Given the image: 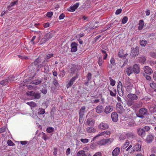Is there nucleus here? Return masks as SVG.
Masks as SVG:
<instances>
[{"mask_svg": "<svg viewBox=\"0 0 156 156\" xmlns=\"http://www.w3.org/2000/svg\"><path fill=\"white\" fill-rule=\"evenodd\" d=\"M41 60L39 58H37L35 60L33 63H32L29 66L30 69L33 68V65L36 66V72H38L40 70V69L42 67L43 65L41 64Z\"/></svg>", "mask_w": 156, "mask_h": 156, "instance_id": "1", "label": "nucleus"}, {"mask_svg": "<svg viewBox=\"0 0 156 156\" xmlns=\"http://www.w3.org/2000/svg\"><path fill=\"white\" fill-rule=\"evenodd\" d=\"M136 115L137 117L143 119L144 117V115H148V111L146 108H140L138 112L136 113Z\"/></svg>", "mask_w": 156, "mask_h": 156, "instance_id": "2", "label": "nucleus"}, {"mask_svg": "<svg viewBox=\"0 0 156 156\" xmlns=\"http://www.w3.org/2000/svg\"><path fill=\"white\" fill-rule=\"evenodd\" d=\"M27 94L28 96H32L33 98L34 99H39L41 97L40 94L35 93L33 91L27 92Z\"/></svg>", "mask_w": 156, "mask_h": 156, "instance_id": "3", "label": "nucleus"}, {"mask_svg": "<svg viewBox=\"0 0 156 156\" xmlns=\"http://www.w3.org/2000/svg\"><path fill=\"white\" fill-rule=\"evenodd\" d=\"M139 53V47L136 46L135 48H131V52L130 55L133 58H135Z\"/></svg>", "mask_w": 156, "mask_h": 156, "instance_id": "4", "label": "nucleus"}, {"mask_svg": "<svg viewBox=\"0 0 156 156\" xmlns=\"http://www.w3.org/2000/svg\"><path fill=\"white\" fill-rule=\"evenodd\" d=\"M142 143L141 141H138L133 147V151H141Z\"/></svg>", "mask_w": 156, "mask_h": 156, "instance_id": "5", "label": "nucleus"}, {"mask_svg": "<svg viewBox=\"0 0 156 156\" xmlns=\"http://www.w3.org/2000/svg\"><path fill=\"white\" fill-rule=\"evenodd\" d=\"M124 86L127 92L130 93L131 92L133 87V85L131 83L128 81H126Z\"/></svg>", "mask_w": 156, "mask_h": 156, "instance_id": "6", "label": "nucleus"}, {"mask_svg": "<svg viewBox=\"0 0 156 156\" xmlns=\"http://www.w3.org/2000/svg\"><path fill=\"white\" fill-rule=\"evenodd\" d=\"M113 140V139L112 138L104 139L98 141V145L102 146L108 143H110L112 142Z\"/></svg>", "mask_w": 156, "mask_h": 156, "instance_id": "7", "label": "nucleus"}, {"mask_svg": "<svg viewBox=\"0 0 156 156\" xmlns=\"http://www.w3.org/2000/svg\"><path fill=\"white\" fill-rule=\"evenodd\" d=\"M117 87V91L119 95L120 96H122L123 95V88L122 86V83L120 81L119 82Z\"/></svg>", "mask_w": 156, "mask_h": 156, "instance_id": "8", "label": "nucleus"}, {"mask_svg": "<svg viewBox=\"0 0 156 156\" xmlns=\"http://www.w3.org/2000/svg\"><path fill=\"white\" fill-rule=\"evenodd\" d=\"M116 109L118 113L122 114L124 111V108L122 105L119 103H117L116 105Z\"/></svg>", "mask_w": 156, "mask_h": 156, "instance_id": "9", "label": "nucleus"}, {"mask_svg": "<svg viewBox=\"0 0 156 156\" xmlns=\"http://www.w3.org/2000/svg\"><path fill=\"white\" fill-rule=\"evenodd\" d=\"M137 132L138 135L142 137L145 136V131L143 128H139L137 129Z\"/></svg>", "mask_w": 156, "mask_h": 156, "instance_id": "10", "label": "nucleus"}, {"mask_svg": "<svg viewBox=\"0 0 156 156\" xmlns=\"http://www.w3.org/2000/svg\"><path fill=\"white\" fill-rule=\"evenodd\" d=\"M78 78V76L76 75L75 76L71 79L69 82L66 85V87L68 88L71 86L73 84L74 82H75V80Z\"/></svg>", "mask_w": 156, "mask_h": 156, "instance_id": "11", "label": "nucleus"}, {"mask_svg": "<svg viewBox=\"0 0 156 156\" xmlns=\"http://www.w3.org/2000/svg\"><path fill=\"white\" fill-rule=\"evenodd\" d=\"M113 110V108L112 106L108 105L104 109V112L105 114H108L112 112Z\"/></svg>", "mask_w": 156, "mask_h": 156, "instance_id": "12", "label": "nucleus"}, {"mask_svg": "<svg viewBox=\"0 0 156 156\" xmlns=\"http://www.w3.org/2000/svg\"><path fill=\"white\" fill-rule=\"evenodd\" d=\"M127 97L129 100H131L134 101L137 100L138 98V97L136 94L132 93L128 94Z\"/></svg>", "mask_w": 156, "mask_h": 156, "instance_id": "13", "label": "nucleus"}, {"mask_svg": "<svg viewBox=\"0 0 156 156\" xmlns=\"http://www.w3.org/2000/svg\"><path fill=\"white\" fill-rule=\"evenodd\" d=\"M98 127L101 129H106L109 128V126L106 123L102 122L99 125Z\"/></svg>", "mask_w": 156, "mask_h": 156, "instance_id": "14", "label": "nucleus"}, {"mask_svg": "<svg viewBox=\"0 0 156 156\" xmlns=\"http://www.w3.org/2000/svg\"><path fill=\"white\" fill-rule=\"evenodd\" d=\"M94 121L92 119L88 118L87 120L85 123L86 125H88L90 126H93L94 124Z\"/></svg>", "mask_w": 156, "mask_h": 156, "instance_id": "15", "label": "nucleus"}, {"mask_svg": "<svg viewBox=\"0 0 156 156\" xmlns=\"http://www.w3.org/2000/svg\"><path fill=\"white\" fill-rule=\"evenodd\" d=\"M154 138V136L151 134H149L147 136L146 139V142L147 143L151 142Z\"/></svg>", "mask_w": 156, "mask_h": 156, "instance_id": "16", "label": "nucleus"}, {"mask_svg": "<svg viewBox=\"0 0 156 156\" xmlns=\"http://www.w3.org/2000/svg\"><path fill=\"white\" fill-rule=\"evenodd\" d=\"M78 44L75 42H72L71 44V51L75 52L77 50V45Z\"/></svg>", "mask_w": 156, "mask_h": 156, "instance_id": "17", "label": "nucleus"}, {"mask_svg": "<svg viewBox=\"0 0 156 156\" xmlns=\"http://www.w3.org/2000/svg\"><path fill=\"white\" fill-rule=\"evenodd\" d=\"M112 120L114 122H116L118 120V116L117 113L112 112L111 114Z\"/></svg>", "mask_w": 156, "mask_h": 156, "instance_id": "18", "label": "nucleus"}, {"mask_svg": "<svg viewBox=\"0 0 156 156\" xmlns=\"http://www.w3.org/2000/svg\"><path fill=\"white\" fill-rule=\"evenodd\" d=\"M120 152V148L119 147L115 148L112 153L113 156H117L119 155Z\"/></svg>", "mask_w": 156, "mask_h": 156, "instance_id": "19", "label": "nucleus"}, {"mask_svg": "<svg viewBox=\"0 0 156 156\" xmlns=\"http://www.w3.org/2000/svg\"><path fill=\"white\" fill-rule=\"evenodd\" d=\"M133 72L136 74H138L140 72V68L139 66L136 64L134 65L133 67Z\"/></svg>", "mask_w": 156, "mask_h": 156, "instance_id": "20", "label": "nucleus"}, {"mask_svg": "<svg viewBox=\"0 0 156 156\" xmlns=\"http://www.w3.org/2000/svg\"><path fill=\"white\" fill-rule=\"evenodd\" d=\"M103 107L102 105H98L95 108L96 112L98 113H101L104 111Z\"/></svg>", "mask_w": 156, "mask_h": 156, "instance_id": "21", "label": "nucleus"}, {"mask_svg": "<svg viewBox=\"0 0 156 156\" xmlns=\"http://www.w3.org/2000/svg\"><path fill=\"white\" fill-rule=\"evenodd\" d=\"M80 5L79 2H77L74 5L72 6L68 10L69 11L73 12Z\"/></svg>", "mask_w": 156, "mask_h": 156, "instance_id": "22", "label": "nucleus"}, {"mask_svg": "<svg viewBox=\"0 0 156 156\" xmlns=\"http://www.w3.org/2000/svg\"><path fill=\"white\" fill-rule=\"evenodd\" d=\"M144 69V72L146 74H151L153 73L152 69L148 66H145Z\"/></svg>", "mask_w": 156, "mask_h": 156, "instance_id": "23", "label": "nucleus"}, {"mask_svg": "<svg viewBox=\"0 0 156 156\" xmlns=\"http://www.w3.org/2000/svg\"><path fill=\"white\" fill-rule=\"evenodd\" d=\"M77 66L76 65H73L71 66L70 69L69 71L70 73H73L77 70Z\"/></svg>", "mask_w": 156, "mask_h": 156, "instance_id": "24", "label": "nucleus"}, {"mask_svg": "<svg viewBox=\"0 0 156 156\" xmlns=\"http://www.w3.org/2000/svg\"><path fill=\"white\" fill-rule=\"evenodd\" d=\"M9 83L8 80H7V79L6 78L0 82V87L3 86H4L8 84Z\"/></svg>", "mask_w": 156, "mask_h": 156, "instance_id": "25", "label": "nucleus"}, {"mask_svg": "<svg viewBox=\"0 0 156 156\" xmlns=\"http://www.w3.org/2000/svg\"><path fill=\"white\" fill-rule=\"evenodd\" d=\"M142 104L140 102L135 103H134V106H133V110H136L140 108Z\"/></svg>", "mask_w": 156, "mask_h": 156, "instance_id": "26", "label": "nucleus"}, {"mask_svg": "<svg viewBox=\"0 0 156 156\" xmlns=\"http://www.w3.org/2000/svg\"><path fill=\"white\" fill-rule=\"evenodd\" d=\"M54 34L53 32H49L46 34L44 35L45 37L47 38L48 40H49L54 36Z\"/></svg>", "mask_w": 156, "mask_h": 156, "instance_id": "27", "label": "nucleus"}, {"mask_svg": "<svg viewBox=\"0 0 156 156\" xmlns=\"http://www.w3.org/2000/svg\"><path fill=\"white\" fill-rule=\"evenodd\" d=\"M134 101L131 100L129 99L127 101V105L133 109V106L134 105Z\"/></svg>", "mask_w": 156, "mask_h": 156, "instance_id": "28", "label": "nucleus"}, {"mask_svg": "<svg viewBox=\"0 0 156 156\" xmlns=\"http://www.w3.org/2000/svg\"><path fill=\"white\" fill-rule=\"evenodd\" d=\"M85 108L86 107L85 106H83L81 108L79 113V116H83Z\"/></svg>", "mask_w": 156, "mask_h": 156, "instance_id": "29", "label": "nucleus"}, {"mask_svg": "<svg viewBox=\"0 0 156 156\" xmlns=\"http://www.w3.org/2000/svg\"><path fill=\"white\" fill-rule=\"evenodd\" d=\"M144 22L143 20H140L139 23V26L138 29L139 30H141L143 28L144 26Z\"/></svg>", "mask_w": 156, "mask_h": 156, "instance_id": "30", "label": "nucleus"}, {"mask_svg": "<svg viewBox=\"0 0 156 156\" xmlns=\"http://www.w3.org/2000/svg\"><path fill=\"white\" fill-rule=\"evenodd\" d=\"M126 72L128 76H130L133 72V68L131 67L127 68L126 69Z\"/></svg>", "mask_w": 156, "mask_h": 156, "instance_id": "31", "label": "nucleus"}, {"mask_svg": "<svg viewBox=\"0 0 156 156\" xmlns=\"http://www.w3.org/2000/svg\"><path fill=\"white\" fill-rule=\"evenodd\" d=\"M86 131L88 133H91L95 132L96 130L93 127H88L86 129Z\"/></svg>", "mask_w": 156, "mask_h": 156, "instance_id": "32", "label": "nucleus"}, {"mask_svg": "<svg viewBox=\"0 0 156 156\" xmlns=\"http://www.w3.org/2000/svg\"><path fill=\"white\" fill-rule=\"evenodd\" d=\"M41 80H39V79H36L35 80H33L31 83L32 84H35V85H39L42 82Z\"/></svg>", "mask_w": 156, "mask_h": 156, "instance_id": "33", "label": "nucleus"}, {"mask_svg": "<svg viewBox=\"0 0 156 156\" xmlns=\"http://www.w3.org/2000/svg\"><path fill=\"white\" fill-rule=\"evenodd\" d=\"M76 156H87V154L84 151H80L77 153Z\"/></svg>", "mask_w": 156, "mask_h": 156, "instance_id": "34", "label": "nucleus"}, {"mask_svg": "<svg viewBox=\"0 0 156 156\" xmlns=\"http://www.w3.org/2000/svg\"><path fill=\"white\" fill-rule=\"evenodd\" d=\"M53 56V54H49L46 55V58H44V62H48V59H49L52 57Z\"/></svg>", "mask_w": 156, "mask_h": 156, "instance_id": "35", "label": "nucleus"}, {"mask_svg": "<svg viewBox=\"0 0 156 156\" xmlns=\"http://www.w3.org/2000/svg\"><path fill=\"white\" fill-rule=\"evenodd\" d=\"M48 40V39L46 37H45V35H44V37L41 39V40L40 41L39 44L40 45H41L45 43Z\"/></svg>", "mask_w": 156, "mask_h": 156, "instance_id": "36", "label": "nucleus"}, {"mask_svg": "<svg viewBox=\"0 0 156 156\" xmlns=\"http://www.w3.org/2000/svg\"><path fill=\"white\" fill-rule=\"evenodd\" d=\"M128 126L129 127H133L136 125V124L134 121L131 120L129 122L127 123Z\"/></svg>", "mask_w": 156, "mask_h": 156, "instance_id": "37", "label": "nucleus"}, {"mask_svg": "<svg viewBox=\"0 0 156 156\" xmlns=\"http://www.w3.org/2000/svg\"><path fill=\"white\" fill-rule=\"evenodd\" d=\"M139 61L141 63H144L146 60V58L145 56H140L138 59Z\"/></svg>", "mask_w": 156, "mask_h": 156, "instance_id": "38", "label": "nucleus"}, {"mask_svg": "<svg viewBox=\"0 0 156 156\" xmlns=\"http://www.w3.org/2000/svg\"><path fill=\"white\" fill-rule=\"evenodd\" d=\"M140 43L141 46H145L146 45L147 42L145 40H140Z\"/></svg>", "mask_w": 156, "mask_h": 156, "instance_id": "39", "label": "nucleus"}, {"mask_svg": "<svg viewBox=\"0 0 156 156\" xmlns=\"http://www.w3.org/2000/svg\"><path fill=\"white\" fill-rule=\"evenodd\" d=\"M126 135L128 137L132 138H133L135 137L134 134L133 133H127L126 134Z\"/></svg>", "mask_w": 156, "mask_h": 156, "instance_id": "40", "label": "nucleus"}, {"mask_svg": "<svg viewBox=\"0 0 156 156\" xmlns=\"http://www.w3.org/2000/svg\"><path fill=\"white\" fill-rule=\"evenodd\" d=\"M105 131H104V132H101L100 133L98 134L96 136L94 137L93 138V140H94L95 139H96V138L97 137L99 136H102V135H104V136H105Z\"/></svg>", "mask_w": 156, "mask_h": 156, "instance_id": "41", "label": "nucleus"}, {"mask_svg": "<svg viewBox=\"0 0 156 156\" xmlns=\"http://www.w3.org/2000/svg\"><path fill=\"white\" fill-rule=\"evenodd\" d=\"M129 142L128 141V140H126V142H125V144H124L122 148L123 149H124L126 147H127L129 145Z\"/></svg>", "mask_w": 156, "mask_h": 156, "instance_id": "42", "label": "nucleus"}, {"mask_svg": "<svg viewBox=\"0 0 156 156\" xmlns=\"http://www.w3.org/2000/svg\"><path fill=\"white\" fill-rule=\"evenodd\" d=\"M27 103V105L32 107H34L36 106V104L33 101H31L30 102H28Z\"/></svg>", "mask_w": 156, "mask_h": 156, "instance_id": "43", "label": "nucleus"}, {"mask_svg": "<svg viewBox=\"0 0 156 156\" xmlns=\"http://www.w3.org/2000/svg\"><path fill=\"white\" fill-rule=\"evenodd\" d=\"M17 2L18 1H16L13 2H11L10 4V5L8 6V7H7V9H9L11 7L14 6L17 3Z\"/></svg>", "mask_w": 156, "mask_h": 156, "instance_id": "44", "label": "nucleus"}, {"mask_svg": "<svg viewBox=\"0 0 156 156\" xmlns=\"http://www.w3.org/2000/svg\"><path fill=\"white\" fill-rule=\"evenodd\" d=\"M45 112V111H44V109L41 108H39L38 112V114L40 115H42L44 114Z\"/></svg>", "mask_w": 156, "mask_h": 156, "instance_id": "45", "label": "nucleus"}, {"mask_svg": "<svg viewBox=\"0 0 156 156\" xmlns=\"http://www.w3.org/2000/svg\"><path fill=\"white\" fill-rule=\"evenodd\" d=\"M8 80L9 83L11 81H13L14 80L15 77L13 76H9V77L6 78Z\"/></svg>", "mask_w": 156, "mask_h": 156, "instance_id": "46", "label": "nucleus"}, {"mask_svg": "<svg viewBox=\"0 0 156 156\" xmlns=\"http://www.w3.org/2000/svg\"><path fill=\"white\" fill-rule=\"evenodd\" d=\"M66 72L65 70L63 69H62V70H61L60 71V73L59 74V76L63 77L65 75Z\"/></svg>", "mask_w": 156, "mask_h": 156, "instance_id": "47", "label": "nucleus"}, {"mask_svg": "<svg viewBox=\"0 0 156 156\" xmlns=\"http://www.w3.org/2000/svg\"><path fill=\"white\" fill-rule=\"evenodd\" d=\"M44 71H42V72L46 73H47L48 72H49V67L48 65L44 66Z\"/></svg>", "mask_w": 156, "mask_h": 156, "instance_id": "48", "label": "nucleus"}, {"mask_svg": "<svg viewBox=\"0 0 156 156\" xmlns=\"http://www.w3.org/2000/svg\"><path fill=\"white\" fill-rule=\"evenodd\" d=\"M118 56L119 57L122 58L124 57V54L122 51L120 50L118 53Z\"/></svg>", "mask_w": 156, "mask_h": 156, "instance_id": "49", "label": "nucleus"}, {"mask_svg": "<svg viewBox=\"0 0 156 156\" xmlns=\"http://www.w3.org/2000/svg\"><path fill=\"white\" fill-rule=\"evenodd\" d=\"M110 81V84L112 86H114L115 83V81L113 80L111 77L109 78Z\"/></svg>", "mask_w": 156, "mask_h": 156, "instance_id": "50", "label": "nucleus"}, {"mask_svg": "<svg viewBox=\"0 0 156 156\" xmlns=\"http://www.w3.org/2000/svg\"><path fill=\"white\" fill-rule=\"evenodd\" d=\"M54 130V128L51 127L47 128L46 131L48 133H51Z\"/></svg>", "mask_w": 156, "mask_h": 156, "instance_id": "51", "label": "nucleus"}, {"mask_svg": "<svg viewBox=\"0 0 156 156\" xmlns=\"http://www.w3.org/2000/svg\"><path fill=\"white\" fill-rule=\"evenodd\" d=\"M98 64L100 66H101L103 62V61L102 60V57H99L98 61Z\"/></svg>", "mask_w": 156, "mask_h": 156, "instance_id": "52", "label": "nucleus"}, {"mask_svg": "<svg viewBox=\"0 0 156 156\" xmlns=\"http://www.w3.org/2000/svg\"><path fill=\"white\" fill-rule=\"evenodd\" d=\"M128 18L127 16H125L122 20V23L123 24L126 23L127 21Z\"/></svg>", "mask_w": 156, "mask_h": 156, "instance_id": "53", "label": "nucleus"}, {"mask_svg": "<svg viewBox=\"0 0 156 156\" xmlns=\"http://www.w3.org/2000/svg\"><path fill=\"white\" fill-rule=\"evenodd\" d=\"M7 144L8 145L10 146H13L15 145L14 143L10 140H8L7 141Z\"/></svg>", "mask_w": 156, "mask_h": 156, "instance_id": "54", "label": "nucleus"}, {"mask_svg": "<svg viewBox=\"0 0 156 156\" xmlns=\"http://www.w3.org/2000/svg\"><path fill=\"white\" fill-rule=\"evenodd\" d=\"M41 92L44 94H46L47 93V89L45 87H44L41 90Z\"/></svg>", "mask_w": 156, "mask_h": 156, "instance_id": "55", "label": "nucleus"}, {"mask_svg": "<svg viewBox=\"0 0 156 156\" xmlns=\"http://www.w3.org/2000/svg\"><path fill=\"white\" fill-rule=\"evenodd\" d=\"M110 62L111 64L112 65L114 66L115 65V60L114 58H111Z\"/></svg>", "mask_w": 156, "mask_h": 156, "instance_id": "56", "label": "nucleus"}, {"mask_svg": "<svg viewBox=\"0 0 156 156\" xmlns=\"http://www.w3.org/2000/svg\"><path fill=\"white\" fill-rule=\"evenodd\" d=\"M92 74L90 73H89L87 74V81H89L91 79Z\"/></svg>", "mask_w": 156, "mask_h": 156, "instance_id": "57", "label": "nucleus"}, {"mask_svg": "<svg viewBox=\"0 0 156 156\" xmlns=\"http://www.w3.org/2000/svg\"><path fill=\"white\" fill-rule=\"evenodd\" d=\"M80 141L83 143L86 144L88 142L89 140L86 139H80Z\"/></svg>", "mask_w": 156, "mask_h": 156, "instance_id": "58", "label": "nucleus"}, {"mask_svg": "<svg viewBox=\"0 0 156 156\" xmlns=\"http://www.w3.org/2000/svg\"><path fill=\"white\" fill-rule=\"evenodd\" d=\"M53 14V12H48L47 13L46 16L47 17L50 18L52 16Z\"/></svg>", "mask_w": 156, "mask_h": 156, "instance_id": "59", "label": "nucleus"}, {"mask_svg": "<svg viewBox=\"0 0 156 156\" xmlns=\"http://www.w3.org/2000/svg\"><path fill=\"white\" fill-rule=\"evenodd\" d=\"M53 83L55 86H57L58 85V81L55 78H54L53 79Z\"/></svg>", "mask_w": 156, "mask_h": 156, "instance_id": "60", "label": "nucleus"}, {"mask_svg": "<svg viewBox=\"0 0 156 156\" xmlns=\"http://www.w3.org/2000/svg\"><path fill=\"white\" fill-rule=\"evenodd\" d=\"M100 102V100L99 99H96L91 100L92 103H98Z\"/></svg>", "mask_w": 156, "mask_h": 156, "instance_id": "61", "label": "nucleus"}, {"mask_svg": "<svg viewBox=\"0 0 156 156\" xmlns=\"http://www.w3.org/2000/svg\"><path fill=\"white\" fill-rule=\"evenodd\" d=\"M110 94L111 96L113 97H115L116 95L115 92H114L112 90H109Z\"/></svg>", "mask_w": 156, "mask_h": 156, "instance_id": "62", "label": "nucleus"}, {"mask_svg": "<svg viewBox=\"0 0 156 156\" xmlns=\"http://www.w3.org/2000/svg\"><path fill=\"white\" fill-rule=\"evenodd\" d=\"M150 56L154 58H156V53L154 52H151L150 53Z\"/></svg>", "mask_w": 156, "mask_h": 156, "instance_id": "63", "label": "nucleus"}, {"mask_svg": "<svg viewBox=\"0 0 156 156\" xmlns=\"http://www.w3.org/2000/svg\"><path fill=\"white\" fill-rule=\"evenodd\" d=\"M150 86L152 88H154L155 87H156V83L154 82H152L150 83Z\"/></svg>", "mask_w": 156, "mask_h": 156, "instance_id": "64", "label": "nucleus"}]
</instances>
